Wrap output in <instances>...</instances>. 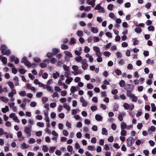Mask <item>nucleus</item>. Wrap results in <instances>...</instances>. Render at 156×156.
Segmentation results:
<instances>
[{"instance_id": "f257e3e1", "label": "nucleus", "mask_w": 156, "mask_h": 156, "mask_svg": "<svg viewBox=\"0 0 156 156\" xmlns=\"http://www.w3.org/2000/svg\"><path fill=\"white\" fill-rule=\"evenodd\" d=\"M1 53L3 55H9L10 54V51L8 49L6 46L2 45L1 46Z\"/></svg>"}, {"instance_id": "f03ea898", "label": "nucleus", "mask_w": 156, "mask_h": 156, "mask_svg": "<svg viewBox=\"0 0 156 156\" xmlns=\"http://www.w3.org/2000/svg\"><path fill=\"white\" fill-rule=\"evenodd\" d=\"M32 126L29 125L28 127H25L24 128V131L27 137H30L31 135Z\"/></svg>"}, {"instance_id": "7ed1b4c3", "label": "nucleus", "mask_w": 156, "mask_h": 156, "mask_svg": "<svg viewBox=\"0 0 156 156\" xmlns=\"http://www.w3.org/2000/svg\"><path fill=\"white\" fill-rule=\"evenodd\" d=\"M78 67L76 65L73 66L72 68L74 70V72H72V73H73L74 75L76 76L78 74H81L82 73V71L78 70Z\"/></svg>"}, {"instance_id": "20e7f679", "label": "nucleus", "mask_w": 156, "mask_h": 156, "mask_svg": "<svg viewBox=\"0 0 156 156\" xmlns=\"http://www.w3.org/2000/svg\"><path fill=\"white\" fill-rule=\"evenodd\" d=\"M133 127V126L132 125H129L127 126L126 123L124 122H122L120 124V128L121 129H129Z\"/></svg>"}, {"instance_id": "39448f33", "label": "nucleus", "mask_w": 156, "mask_h": 156, "mask_svg": "<svg viewBox=\"0 0 156 156\" xmlns=\"http://www.w3.org/2000/svg\"><path fill=\"white\" fill-rule=\"evenodd\" d=\"M123 106L125 109H129L131 110H133L134 107V105L133 104L129 105L127 103H124Z\"/></svg>"}, {"instance_id": "423d86ee", "label": "nucleus", "mask_w": 156, "mask_h": 156, "mask_svg": "<svg viewBox=\"0 0 156 156\" xmlns=\"http://www.w3.org/2000/svg\"><path fill=\"white\" fill-rule=\"evenodd\" d=\"M134 142V139L132 137H129L126 140L127 146L130 147Z\"/></svg>"}, {"instance_id": "0eeeda50", "label": "nucleus", "mask_w": 156, "mask_h": 156, "mask_svg": "<svg viewBox=\"0 0 156 156\" xmlns=\"http://www.w3.org/2000/svg\"><path fill=\"white\" fill-rule=\"evenodd\" d=\"M9 117L10 118H12V119L15 121L18 122L19 120L18 119V117L15 114L13 113H12L10 114L9 115Z\"/></svg>"}, {"instance_id": "6e6552de", "label": "nucleus", "mask_w": 156, "mask_h": 156, "mask_svg": "<svg viewBox=\"0 0 156 156\" xmlns=\"http://www.w3.org/2000/svg\"><path fill=\"white\" fill-rule=\"evenodd\" d=\"M81 63L82 64V67L83 70H86L88 66V65L85 59H83L82 60Z\"/></svg>"}, {"instance_id": "1a4fd4ad", "label": "nucleus", "mask_w": 156, "mask_h": 156, "mask_svg": "<svg viewBox=\"0 0 156 156\" xmlns=\"http://www.w3.org/2000/svg\"><path fill=\"white\" fill-rule=\"evenodd\" d=\"M93 49L96 52V56L100 55L101 53L100 51V48L97 46H95L93 47Z\"/></svg>"}, {"instance_id": "9d476101", "label": "nucleus", "mask_w": 156, "mask_h": 156, "mask_svg": "<svg viewBox=\"0 0 156 156\" xmlns=\"http://www.w3.org/2000/svg\"><path fill=\"white\" fill-rule=\"evenodd\" d=\"M94 10H98L99 12H104V9L103 7H101L100 4H98L96 5L94 8Z\"/></svg>"}, {"instance_id": "9b49d317", "label": "nucleus", "mask_w": 156, "mask_h": 156, "mask_svg": "<svg viewBox=\"0 0 156 156\" xmlns=\"http://www.w3.org/2000/svg\"><path fill=\"white\" fill-rule=\"evenodd\" d=\"M80 101L82 103V106L83 107H86L88 104V102L85 100L82 96H81L80 97Z\"/></svg>"}, {"instance_id": "f8f14e48", "label": "nucleus", "mask_w": 156, "mask_h": 156, "mask_svg": "<svg viewBox=\"0 0 156 156\" xmlns=\"http://www.w3.org/2000/svg\"><path fill=\"white\" fill-rule=\"evenodd\" d=\"M10 59L11 62L14 61L15 63L17 64L19 62V59L17 58H16L14 55H12L10 56Z\"/></svg>"}, {"instance_id": "ddd939ff", "label": "nucleus", "mask_w": 156, "mask_h": 156, "mask_svg": "<svg viewBox=\"0 0 156 156\" xmlns=\"http://www.w3.org/2000/svg\"><path fill=\"white\" fill-rule=\"evenodd\" d=\"M42 87L44 89H47V90L49 92H53L51 87L49 85L43 84Z\"/></svg>"}, {"instance_id": "4468645a", "label": "nucleus", "mask_w": 156, "mask_h": 156, "mask_svg": "<svg viewBox=\"0 0 156 156\" xmlns=\"http://www.w3.org/2000/svg\"><path fill=\"white\" fill-rule=\"evenodd\" d=\"M30 146L29 144H26L25 143H23L20 145V147L22 149H24L29 147Z\"/></svg>"}, {"instance_id": "2eb2a0df", "label": "nucleus", "mask_w": 156, "mask_h": 156, "mask_svg": "<svg viewBox=\"0 0 156 156\" xmlns=\"http://www.w3.org/2000/svg\"><path fill=\"white\" fill-rule=\"evenodd\" d=\"M85 56L86 58H88V60L90 62H92L94 60V58L92 56L90 55L89 54H87L85 55Z\"/></svg>"}, {"instance_id": "dca6fc26", "label": "nucleus", "mask_w": 156, "mask_h": 156, "mask_svg": "<svg viewBox=\"0 0 156 156\" xmlns=\"http://www.w3.org/2000/svg\"><path fill=\"white\" fill-rule=\"evenodd\" d=\"M95 0H87L86 2L87 3L90 5H91L92 7H93L95 5Z\"/></svg>"}, {"instance_id": "f3484780", "label": "nucleus", "mask_w": 156, "mask_h": 156, "mask_svg": "<svg viewBox=\"0 0 156 156\" xmlns=\"http://www.w3.org/2000/svg\"><path fill=\"white\" fill-rule=\"evenodd\" d=\"M16 91L14 89H13L11 92L8 94V96L9 97H12L14 94H16Z\"/></svg>"}, {"instance_id": "a211bd4d", "label": "nucleus", "mask_w": 156, "mask_h": 156, "mask_svg": "<svg viewBox=\"0 0 156 156\" xmlns=\"http://www.w3.org/2000/svg\"><path fill=\"white\" fill-rule=\"evenodd\" d=\"M34 83L36 85H38L40 87H42L43 84L41 82H40L37 79H35L34 81Z\"/></svg>"}, {"instance_id": "6ab92c4d", "label": "nucleus", "mask_w": 156, "mask_h": 156, "mask_svg": "<svg viewBox=\"0 0 156 156\" xmlns=\"http://www.w3.org/2000/svg\"><path fill=\"white\" fill-rule=\"evenodd\" d=\"M26 100V99L23 100L22 101V103L20 105V107L23 109L25 108V106L27 104Z\"/></svg>"}, {"instance_id": "aec40b11", "label": "nucleus", "mask_w": 156, "mask_h": 156, "mask_svg": "<svg viewBox=\"0 0 156 156\" xmlns=\"http://www.w3.org/2000/svg\"><path fill=\"white\" fill-rule=\"evenodd\" d=\"M27 88L28 89L31 90L32 91H34L35 88L34 87L31 86V85L29 83L27 84Z\"/></svg>"}, {"instance_id": "412c9836", "label": "nucleus", "mask_w": 156, "mask_h": 156, "mask_svg": "<svg viewBox=\"0 0 156 156\" xmlns=\"http://www.w3.org/2000/svg\"><path fill=\"white\" fill-rule=\"evenodd\" d=\"M95 119L96 120L98 121H101L103 119V118L101 115L98 114H96L95 115Z\"/></svg>"}, {"instance_id": "4be33fe9", "label": "nucleus", "mask_w": 156, "mask_h": 156, "mask_svg": "<svg viewBox=\"0 0 156 156\" xmlns=\"http://www.w3.org/2000/svg\"><path fill=\"white\" fill-rule=\"evenodd\" d=\"M79 89L78 87L72 86L70 89L71 92L72 93H73L75 91H77Z\"/></svg>"}, {"instance_id": "5701e85b", "label": "nucleus", "mask_w": 156, "mask_h": 156, "mask_svg": "<svg viewBox=\"0 0 156 156\" xmlns=\"http://www.w3.org/2000/svg\"><path fill=\"white\" fill-rule=\"evenodd\" d=\"M1 110L3 113H5L9 111V107L8 106H5V108H2Z\"/></svg>"}, {"instance_id": "b1692460", "label": "nucleus", "mask_w": 156, "mask_h": 156, "mask_svg": "<svg viewBox=\"0 0 156 156\" xmlns=\"http://www.w3.org/2000/svg\"><path fill=\"white\" fill-rule=\"evenodd\" d=\"M73 78L70 77L69 78H67V79L65 80V83H66L69 84L71 82L73 81Z\"/></svg>"}, {"instance_id": "393cba45", "label": "nucleus", "mask_w": 156, "mask_h": 156, "mask_svg": "<svg viewBox=\"0 0 156 156\" xmlns=\"http://www.w3.org/2000/svg\"><path fill=\"white\" fill-rule=\"evenodd\" d=\"M0 99L2 101L5 103H7L9 101V99L6 97H1Z\"/></svg>"}, {"instance_id": "a878e982", "label": "nucleus", "mask_w": 156, "mask_h": 156, "mask_svg": "<svg viewBox=\"0 0 156 156\" xmlns=\"http://www.w3.org/2000/svg\"><path fill=\"white\" fill-rule=\"evenodd\" d=\"M76 34L77 36L79 37H81L83 36V33L82 31L80 30H78L76 32Z\"/></svg>"}, {"instance_id": "bb28decb", "label": "nucleus", "mask_w": 156, "mask_h": 156, "mask_svg": "<svg viewBox=\"0 0 156 156\" xmlns=\"http://www.w3.org/2000/svg\"><path fill=\"white\" fill-rule=\"evenodd\" d=\"M64 53L69 58H71L73 56V55L71 53L67 51H64Z\"/></svg>"}, {"instance_id": "cd10ccee", "label": "nucleus", "mask_w": 156, "mask_h": 156, "mask_svg": "<svg viewBox=\"0 0 156 156\" xmlns=\"http://www.w3.org/2000/svg\"><path fill=\"white\" fill-rule=\"evenodd\" d=\"M79 111V109L77 108L76 109L72 110H71L72 114L73 115H75L76 114L78 113Z\"/></svg>"}, {"instance_id": "c85d7f7f", "label": "nucleus", "mask_w": 156, "mask_h": 156, "mask_svg": "<svg viewBox=\"0 0 156 156\" xmlns=\"http://www.w3.org/2000/svg\"><path fill=\"white\" fill-rule=\"evenodd\" d=\"M19 95L22 97H24L26 95V92L25 91H20L19 93Z\"/></svg>"}, {"instance_id": "c756f323", "label": "nucleus", "mask_w": 156, "mask_h": 156, "mask_svg": "<svg viewBox=\"0 0 156 156\" xmlns=\"http://www.w3.org/2000/svg\"><path fill=\"white\" fill-rule=\"evenodd\" d=\"M130 98L132 99V101L133 102H136L138 99V97L135 96L134 94H133Z\"/></svg>"}, {"instance_id": "7c9ffc66", "label": "nucleus", "mask_w": 156, "mask_h": 156, "mask_svg": "<svg viewBox=\"0 0 156 156\" xmlns=\"http://www.w3.org/2000/svg\"><path fill=\"white\" fill-rule=\"evenodd\" d=\"M101 133L102 135H108V131L105 128H104L102 129Z\"/></svg>"}, {"instance_id": "2f4dec72", "label": "nucleus", "mask_w": 156, "mask_h": 156, "mask_svg": "<svg viewBox=\"0 0 156 156\" xmlns=\"http://www.w3.org/2000/svg\"><path fill=\"white\" fill-rule=\"evenodd\" d=\"M115 72L117 75H120L122 73L121 70L118 69H115Z\"/></svg>"}, {"instance_id": "473e14b6", "label": "nucleus", "mask_w": 156, "mask_h": 156, "mask_svg": "<svg viewBox=\"0 0 156 156\" xmlns=\"http://www.w3.org/2000/svg\"><path fill=\"white\" fill-rule=\"evenodd\" d=\"M50 62L51 64H55L57 62V59L54 57H52L50 59Z\"/></svg>"}, {"instance_id": "72a5a7b5", "label": "nucleus", "mask_w": 156, "mask_h": 156, "mask_svg": "<svg viewBox=\"0 0 156 156\" xmlns=\"http://www.w3.org/2000/svg\"><path fill=\"white\" fill-rule=\"evenodd\" d=\"M35 142V140L33 138H30L28 140V143L30 144H34Z\"/></svg>"}, {"instance_id": "f704fd0d", "label": "nucleus", "mask_w": 156, "mask_h": 156, "mask_svg": "<svg viewBox=\"0 0 156 156\" xmlns=\"http://www.w3.org/2000/svg\"><path fill=\"white\" fill-rule=\"evenodd\" d=\"M82 57L80 55H79L76 57L75 58V59L76 62H79L82 61Z\"/></svg>"}, {"instance_id": "c9c22d12", "label": "nucleus", "mask_w": 156, "mask_h": 156, "mask_svg": "<svg viewBox=\"0 0 156 156\" xmlns=\"http://www.w3.org/2000/svg\"><path fill=\"white\" fill-rule=\"evenodd\" d=\"M91 31L94 33H97L98 32V29L96 27H92L91 28Z\"/></svg>"}, {"instance_id": "e433bc0d", "label": "nucleus", "mask_w": 156, "mask_h": 156, "mask_svg": "<svg viewBox=\"0 0 156 156\" xmlns=\"http://www.w3.org/2000/svg\"><path fill=\"white\" fill-rule=\"evenodd\" d=\"M36 125L40 127H43L44 126V124L42 122H38L37 123Z\"/></svg>"}, {"instance_id": "4c0bfd02", "label": "nucleus", "mask_w": 156, "mask_h": 156, "mask_svg": "<svg viewBox=\"0 0 156 156\" xmlns=\"http://www.w3.org/2000/svg\"><path fill=\"white\" fill-rule=\"evenodd\" d=\"M63 107L66 109L68 110V111L70 110V108L69 106L68 105L64 103L63 105Z\"/></svg>"}, {"instance_id": "58836bf2", "label": "nucleus", "mask_w": 156, "mask_h": 156, "mask_svg": "<svg viewBox=\"0 0 156 156\" xmlns=\"http://www.w3.org/2000/svg\"><path fill=\"white\" fill-rule=\"evenodd\" d=\"M109 16L110 18L113 19L114 20H115L116 19L115 16L113 13H110L109 14Z\"/></svg>"}, {"instance_id": "ea45409f", "label": "nucleus", "mask_w": 156, "mask_h": 156, "mask_svg": "<svg viewBox=\"0 0 156 156\" xmlns=\"http://www.w3.org/2000/svg\"><path fill=\"white\" fill-rule=\"evenodd\" d=\"M151 111L153 112H155L156 111V107L154 104L152 103L151 104Z\"/></svg>"}, {"instance_id": "a19ab883", "label": "nucleus", "mask_w": 156, "mask_h": 156, "mask_svg": "<svg viewBox=\"0 0 156 156\" xmlns=\"http://www.w3.org/2000/svg\"><path fill=\"white\" fill-rule=\"evenodd\" d=\"M120 134L122 136H125L126 135L127 132L125 129H121Z\"/></svg>"}, {"instance_id": "79ce46f5", "label": "nucleus", "mask_w": 156, "mask_h": 156, "mask_svg": "<svg viewBox=\"0 0 156 156\" xmlns=\"http://www.w3.org/2000/svg\"><path fill=\"white\" fill-rule=\"evenodd\" d=\"M59 76V74L57 72L54 73L53 75V77L54 79H56Z\"/></svg>"}, {"instance_id": "37998d69", "label": "nucleus", "mask_w": 156, "mask_h": 156, "mask_svg": "<svg viewBox=\"0 0 156 156\" xmlns=\"http://www.w3.org/2000/svg\"><path fill=\"white\" fill-rule=\"evenodd\" d=\"M53 54L55 55L60 51V50L58 48H54L52 49Z\"/></svg>"}, {"instance_id": "c03bdc74", "label": "nucleus", "mask_w": 156, "mask_h": 156, "mask_svg": "<svg viewBox=\"0 0 156 156\" xmlns=\"http://www.w3.org/2000/svg\"><path fill=\"white\" fill-rule=\"evenodd\" d=\"M42 150L44 152H47L48 150V148L47 146L46 145H44L42 147Z\"/></svg>"}, {"instance_id": "a18cd8bd", "label": "nucleus", "mask_w": 156, "mask_h": 156, "mask_svg": "<svg viewBox=\"0 0 156 156\" xmlns=\"http://www.w3.org/2000/svg\"><path fill=\"white\" fill-rule=\"evenodd\" d=\"M56 147H50L49 150V151L50 153H53L54 152Z\"/></svg>"}, {"instance_id": "49530a36", "label": "nucleus", "mask_w": 156, "mask_h": 156, "mask_svg": "<svg viewBox=\"0 0 156 156\" xmlns=\"http://www.w3.org/2000/svg\"><path fill=\"white\" fill-rule=\"evenodd\" d=\"M67 150L69 152H71L73 150V147L70 145H68L67 147Z\"/></svg>"}, {"instance_id": "de8ad7c7", "label": "nucleus", "mask_w": 156, "mask_h": 156, "mask_svg": "<svg viewBox=\"0 0 156 156\" xmlns=\"http://www.w3.org/2000/svg\"><path fill=\"white\" fill-rule=\"evenodd\" d=\"M134 30L136 33H140L142 31V30L140 27H137Z\"/></svg>"}, {"instance_id": "09e8293b", "label": "nucleus", "mask_w": 156, "mask_h": 156, "mask_svg": "<svg viewBox=\"0 0 156 156\" xmlns=\"http://www.w3.org/2000/svg\"><path fill=\"white\" fill-rule=\"evenodd\" d=\"M133 94H133L129 90H128L127 92L126 95L127 97L130 98H131Z\"/></svg>"}, {"instance_id": "8fccbe9b", "label": "nucleus", "mask_w": 156, "mask_h": 156, "mask_svg": "<svg viewBox=\"0 0 156 156\" xmlns=\"http://www.w3.org/2000/svg\"><path fill=\"white\" fill-rule=\"evenodd\" d=\"M33 60L34 62L36 63H38L41 62V60L40 58L37 57L34 58Z\"/></svg>"}, {"instance_id": "3c124183", "label": "nucleus", "mask_w": 156, "mask_h": 156, "mask_svg": "<svg viewBox=\"0 0 156 156\" xmlns=\"http://www.w3.org/2000/svg\"><path fill=\"white\" fill-rule=\"evenodd\" d=\"M111 54V53L108 51H106L103 53V55L107 57H109Z\"/></svg>"}, {"instance_id": "603ef678", "label": "nucleus", "mask_w": 156, "mask_h": 156, "mask_svg": "<svg viewBox=\"0 0 156 156\" xmlns=\"http://www.w3.org/2000/svg\"><path fill=\"white\" fill-rule=\"evenodd\" d=\"M98 57L97 59V61L98 62H101L102 61V58L100 56V55L96 56Z\"/></svg>"}, {"instance_id": "864d4df0", "label": "nucleus", "mask_w": 156, "mask_h": 156, "mask_svg": "<svg viewBox=\"0 0 156 156\" xmlns=\"http://www.w3.org/2000/svg\"><path fill=\"white\" fill-rule=\"evenodd\" d=\"M106 36L108 38H111L112 37V34L110 32H107L105 33Z\"/></svg>"}, {"instance_id": "5fc2aeb1", "label": "nucleus", "mask_w": 156, "mask_h": 156, "mask_svg": "<svg viewBox=\"0 0 156 156\" xmlns=\"http://www.w3.org/2000/svg\"><path fill=\"white\" fill-rule=\"evenodd\" d=\"M87 88L88 89H92L94 87L93 84L91 83H88L87 85Z\"/></svg>"}, {"instance_id": "6e6d98bb", "label": "nucleus", "mask_w": 156, "mask_h": 156, "mask_svg": "<svg viewBox=\"0 0 156 156\" xmlns=\"http://www.w3.org/2000/svg\"><path fill=\"white\" fill-rule=\"evenodd\" d=\"M125 85V82L123 80H121L119 83V85L121 87H123Z\"/></svg>"}, {"instance_id": "4d7b16f0", "label": "nucleus", "mask_w": 156, "mask_h": 156, "mask_svg": "<svg viewBox=\"0 0 156 156\" xmlns=\"http://www.w3.org/2000/svg\"><path fill=\"white\" fill-rule=\"evenodd\" d=\"M90 48L87 46H85L84 47V51L86 53L89 52L90 51Z\"/></svg>"}, {"instance_id": "13d9d810", "label": "nucleus", "mask_w": 156, "mask_h": 156, "mask_svg": "<svg viewBox=\"0 0 156 156\" xmlns=\"http://www.w3.org/2000/svg\"><path fill=\"white\" fill-rule=\"evenodd\" d=\"M8 84L10 88L13 89L14 88V84L12 82H8Z\"/></svg>"}, {"instance_id": "bf43d9fd", "label": "nucleus", "mask_w": 156, "mask_h": 156, "mask_svg": "<svg viewBox=\"0 0 156 156\" xmlns=\"http://www.w3.org/2000/svg\"><path fill=\"white\" fill-rule=\"evenodd\" d=\"M76 40L75 39L72 38L70 39V41L69 43V44L71 45L72 44H74L76 43Z\"/></svg>"}, {"instance_id": "052dcab7", "label": "nucleus", "mask_w": 156, "mask_h": 156, "mask_svg": "<svg viewBox=\"0 0 156 156\" xmlns=\"http://www.w3.org/2000/svg\"><path fill=\"white\" fill-rule=\"evenodd\" d=\"M24 63L25 65L28 67H30L33 66L32 64L28 61H26Z\"/></svg>"}, {"instance_id": "680f3d73", "label": "nucleus", "mask_w": 156, "mask_h": 156, "mask_svg": "<svg viewBox=\"0 0 156 156\" xmlns=\"http://www.w3.org/2000/svg\"><path fill=\"white\" fill-rule=\"evenodd\" d=\"M114 7V5L112 4H109L107 6V9L109 10H112L113 9V8Z\"/></svg>"}, {"instance_id": "e2e57ef3", "label": "nucleus", "mask_w": 156, "mask_h": 156, "mask_svg": "<svg viewBox=\"0 0 156 156\" xmlns=\"http://www.w3.org/2000/svg\"><path fill=\"white\" fill-rule=\"evenodd\" d=\"M74 118L75 119L77 120H81V118L78 115H75Z\"/></svg>"}, {"instance_id": "0e129e2a", "label": "nucleus", "mask_w": 156, "mask_h": 156, "mask_svg": "<svg viewBox=\"0 0 156 156\" xmlns=\"http://www.w3.org/2000/svg\"><path fill=\"white\" fill-rule=\"evenodd\" d=\"M147 29L149 31H154V28L153 26H150L148 27Z\"/></svg>"}, {"instance_id": "69168bd1", "label": "nucleus", "mask_w": 156, "mask_h": 156, "mask_svg": "<svg viewBox=\"0 0 156 156\" xmlns=\"http://www.w3.org/2000/svg\"><path fill=\"white\" fill-rule=\"evenodd\" d=\"M48 100L47 98L45 97H43L42 98V101L44 104L47 102Z\"/></svg>"}, {"instance_id": "338daca9", "label": "nucleus", "mask_w": 156, "mask_h": 156, "mask_svg": "<svg viewBox=\"0 0 156 156\" xmlns=\"http://www.w3.org/2000/svg\"><path fill=\"white\" fill-rule=\"evenodd\" d=\"M2 62L4 64H6L7 62V58L5 57H3L1 59Z\"/></svg>"}, {"instance_id": "774afa93", "label": "nucleus", "mask_w": 156, "mask_h": 156, "mask_svg": "<svg viewBox=\"0 0 156 156\" xmlns=\"http://www.w3.org/2000/svg\"><path fill=\"white\" fill-rule=\"evenodd\" d=\"M55 154L58 156H60L62 154L61 151L60 150H56L55 151Z\"/></svg>"}]
</instances>
